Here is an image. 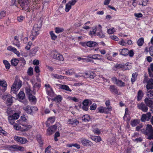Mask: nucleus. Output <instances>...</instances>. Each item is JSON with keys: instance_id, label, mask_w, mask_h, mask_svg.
I'll return each mask as SVG.
<instances>
[{"instance_id": "40", "label": "nucleus", "mask_w": 153, "mask_h": 153, "mask_svg": "<svg viewBox=\"0 0 153 153\" xmlns=\"http://www.w3.org/2000/svg\"><path fill=\"white\" fill-rule=\"evenodd\" d=\"M52 76L54 78L57 79H64V78L63 76L60 75L56 74H52Z\"/></svg>"}, {"instance_id": "23", "label": "nucleus", "mask_w": 153, "mask_h": 153, "mask_svg": "<svg viewBox=\"0 0 153 153\" xmlns=\"http://www.w3.org/2000/svg\"><path fill=\"white\" fill-rule=\"evenodd\" d=\"M23 109L27 113L31 114L32 112L31 107L29 105L23 107Z\"/></svg>"}, {"instance_id": "39", "label": "nucleus", "mask_w": 153, "mask_h": 153, "mask_svg": "<svg viewBox=\"0 0 153 153\" xmlns=\"http://www.w3.org/2000/svg\"><path fill=\"white\" fill-rule=\"evenodd\" d=\"M50 34L52 40H55L56 39L57 36L55 34L53 31H50Z\"/></svg>"}, {"instance_id": "59", "label": "nucleus", "mask_w": 153, "mask_h": 153, "mask_svg": "<svg viewBox=\"0 0 153 153\" xmlns=\"http://www.w3.org/2000/svg\"><path fill=\"white\" fill-rule=\"evenodd\" d=\"M101 140V137L99 136H96L94 138V141L97 142H100Z\"/></svg>"}, {"instance_id": "47", "label": "nucleus", "mask_w": 153, "mask_h": 153, "mask_svg": "<svg viewBox=\"0 0 153 153\" xmlns=\"http://www.w3.org/2000/svg\"><path fill=\"white\" fill-rule=\"evenodd\" d=\"M94 29L95 30H96V32L97 31V32H99L102 30V27L100 25H99Z\"/></svg>"}, {"instance_id": "52", "label": "nucleus", "mask_w": 153, "mask_h": 153, "mask_svg": "<svg viewBox=\"0 0 153 153\" xmlns=\"http://www.w3.org/2000/svg\"><path fill=\"white\" fill-rule=\"evenodd\" d=\"M10 116L13 117L14 119H15V120L17 119L19 117V114L16 113H15L13 114V115Z\"/></svg>"}, {"instance_id": "27", "label": "nucleus", "mask_w": 153, "mask_h": 153, "mask_svg": "<svg viewBox=\"0 0 153 153\" xmlns=\"http://www.w3.org/2000/svg\"><path fill=\"white\" fill-rule=\"evenodd\" d=\"M62 99V97L60 95H58L56 97H55L52 99L53 101H55L57 102H61Z\"/></svg>"}, {"instance_id": "60", "label": "nucleus", "mask_w": 153, "mask_h": 153, "mask_svg": "<svg viewBox=\"0 0 153 153\" xmlns=\"http://www.w3.org/2000/svg\"><path fill=\"white\" fill-rule=\"evenodd\" d=\"M29 96V100H32V101H34L36 99L35 96H33L31 94V95Z\"/></svg>"}, {"instance_id": "3", "label": "nucleus", "mask_w": 153, "mask_h": 153, "mask_svg": "<svg viewBox=\"0 0 153 153\" xmlns=\"http://www.w3.org/2000/svg\"><path fill=\"white\" fill-rule=\"evenodd\" d=\"M41 27V26L39 24H34L31 31L32 35L34 37L38 35L39 33V31L40 30Z\"/></svg>"}, {"instance_id": "12", "label": "nucleus", "mask_w": 153, "mask_h": 153, "mask_svg": "<svg viewBox=\"0 0 153 153\" xmlns=\"http://www.w3.org/2000/svg\"><path fill=\"white\" fill-rule=\"evenodd\" d=\"M7 83L4 81H0V89L3 92H4L7 88Z\"/></svg>"}, {"instance_id": "1", "label": "nucleus", "mask_w": 153, "mask_h": 153, "mask_svg": "<svg viewBox=\"0 0 153 153\" xmlns=\"http://www.w3.org/2000/svg\"><path fill=\"white\" fill-rule=\"evenodd\" d=\"M140 131L143 134L147 136L148 139L150 140L153 139V129L151 125H147L145 129H141Z\"/></svg>"}, {"instance_id": "22", "label": "nucleus", "mask_w": 153, "mask_h": 153, "mask_svg": "<svg viewBox=\"0 0 153 153\" xmlns=\"http://www.w3.org/2000/svg\"><path fill=\"white\" fill-rule=\"evenodd\" d=\"M143 95V93L142 90H139L137 93V100L138 101H140L142 99V98Z\"/></svg>"}, {"instance_id": "54", "label": "nucleus", "mask_w": 153, "mask_h": 153, "mask_svg": "<svg viewBox=\"0 0 153 153\" xmlns=\"http://www.w3.org/2000/svg\"><path fill=\"white\" fill-rule=\"evenodd\" d=\"M115 31L114 28H110L108 30L107 32L109 34L113 33Z\"/></svg>"}, {"instance_id": "14", "label": "nucleus", "mask_w": 153, "mask_h": 153, "mask_svg": "<svg viewBox=\"0 0 153 153\" xmlns=\"http://www.w3.org/2000/svg\"><path fill=\"white\" fill-rule=\"evenodd\" d=\"M7 50L8 51H12L16 54L18 56H19L20 54L19 52L16 49L11 46H9L7 48Z\"/></svg>"}, {"instance_id": "24", "label": "nucleus", "mask_w": 153, "mask_h": 153, "mask_svg": "<svg viewBox=\"0 0 153 153\" xmlns=\"http://www.w3.org/2000/svg\"><path fill=\"white\" fill-rule=\"evenodd\" d=\"M110 91L112 93H114L116 94H117L118 91L117 88L114 85H111L110 86Z\"/></svg>"}, {"instance_id": "19", "label": "nucleus", "mask_w": 153, "mask_h": 153, "mask_svg": "<svg viewBox=\"0 0 153 153\" xmlns=\"http://www.w3.org/2000/svg\"><path fill=\"white\" fill-rule=\"evenodd\" d=\"M120 54L123 56H126L128 54L129 51L126 48H124L120 50Z\"/></svg>"}, {"instance_id": "58", "label": "nucleus", "mask_w": 153, "mask_h": 153, "mask_svg": "<svg viewBox=\"0 0 153 153\" xmlns=\"http://www.w3.org/2000/svg\"><path fill=\"white\" fill-rule=\"evenodd\" d=\"M25 18V17H23V16H20L18 17L17 20L19 22H21Z\"/></svg>"}, {"instance_id": "51", "label": "nucleus", "mask_w": 153, "mask_h": 153, "mask_svg": "<svg viewBox=\"0 0 153 153\" xmlns=\"http://www.w3.org/2000/svg\"><path fill=\"white\" fill-rule=\"evenodd\" d=\"M6 12L4 11H0V19H1L5 16Z\"/></svg>"}, {"instance_id": "55", "label": "nucleus", "mask_w": 153, "mask_h": 153, "mask_svg": "<svg viewBox=\"0 0 153 153\" xmlns=\"http://www.w3.org/2000/svg\"><path fill=\"white\" fill-rule=\"evenodd\" d=\"M31 128V126L29 125H25L23 130L24 131H27Z\"/></svg>"}, {"instance_id": "37", "label": "nucleus", "mask_w": 153, "mask_h": 153, "mask_svg": "<svg viewBox=\"0 0 153 153\" xmlns=\"http://www.w3.org/2000/svg\"><path fill=\"white\" fill-rule=\"evenodd\" d=\"M14 97H12L10 95V97H9L7 99V103H8V105H10L11 103L13 102V99Z\"/></svg>"}, {"instance_id": "10", "label": "nucleus", "mask_w": 153, "mask_h": 153, "mask_svg": "<svg viewBox=\"0 0 153 153\" xmlns=\"http://www.w3.org/2000/svg\"><path fill=\"white\" fill-rule=\"evenodd\" d=\"M14 139L17 142H20L22 144H25L27 142V140L25 138L15 136Z\"/></svg>"}, {"instance_id": "7", "label": "nucleus", "mask_w": 153, "mask_h": 153, "mask_svg": "<svg viewBox=\"0 0 153 153\" xmlns=\"http://www.w3.org/2000/svg\"><path fill=\"white\" fill-rule=\"evenodd\" d=\"M138 108L144 112H147L148 108L145 104L143 102L137 104Z\"/></svg>"}, {"instance_id": "16", "label": "nucleus", "mask_w": 153, "mask_h": 153, "mask_svg": "<svg viewBox=\"0 0 153 153\" xmlns=\"http://www.w3.org/2000/svg\"><path fill=\"white\" fill-rule=\"evenodd\" d=\"M14 39L13 41V44L16 46L18 48H19L20 46V44L19 40L18 37L16 36L14 37Z\"/></svg>"}, {"instance_id": "62", "label": "nucleus", "mask_w": 153, "mask_h": 153, "mask_svg": "<svg viewBox=\"0 0 153 153\" xmlns=\"http://www.w3.org/2000/svg\"><path fill=\"white\" fill-rule=\"evenodd\" d=\"M90 72L85 73L84 75H82V76L85 78H89Z\"/></svg>"}, {"instance_id": "20", "label": "nucleus", "mask_w": 153, "mask_h": 153, "mask_svg": "<svg viewBox=\"0 0 153 153\" xmlns=\"http://www.w3.org/2000/svg\"><path fill=\"white\" fill-rule=\"evenodd\" d=\"M59 87L63 90L67 91H68L70 92L71 91V90L69 88V87L67 85H59Z\"/></svg>"}, {"instance_id": "33", "label": "nucleus", "mask_w": 153, "mask_h": 153, "mask_svg": "<svg viewBox=\"0 0 153 153\" xmlns=\"http://www.w3.org/2000/svg\"><path fill=\"white\" fill-rule=\"evenodd\" d=\"M137 74L134 73L132 74V77L131 79V81L132 82H134L137 78Z\"/></svg>"}, {"instance_id": "63", "label": "nucleus", "mask_w": 153, "mask_h": 153, "mask_svg": "<svg viewBox=\"0 0 153 153\" xmlns=\"http://www.w3.org/2000/svg\"><path fill=\"white\" fill-rule=\"evenodd\" d=\"M19 60L23 65H24L26 64V61L23 58L21 57L19 58Z\"/></svg>"}, {"instance_id": "18", "label": "nucleus", "mask_w": 153, "mask_h": 153, "mask_svg": "<svg viewBox=\"0 0 153 153\" xmlns=\"http://www.w3.org/2000/svg\"><path fill=\"white\" fill-rule=\"evenodd\" d=\"M97 45V44L96 42L92 41L88 42L86 44V45L89 47H94Z\"/></svg>"}, {"instance_id": "44", "label": "nucleus", "mask_w": 153, "mask_h": 153, "mask_svg": "<svg viewBox=\"0 0 153 153\" xmlns=\"http://www.w3.org/2000/svg\"><path fill=\"white\" fill-rule=\"evenodd\" d=\"M57 126L56 125H54L51 126L50 127H49L48 128V130L49 131H50V130H51V131H53V132H54L56 131V129H57Z\"/></svg>"}, {"instance_id": "57", "label": "nucleus", "mask_w": 153, "mask_h": 153, "mask_svg": "<svg viewBox=\"0 0 153 153\" xmlns=\"http://www.w3.org/2000/svg\"><path fill=\"white\" fill-rule=\"evenodd\" d=\"M149 52L150 53V55L152 56H153V46H151L149 48Z\"/></svg>"}, {"instance_id": "8", "label": "nucleus", "mask_w": 153, "mask_h": 153, "mask_svg": "<svg viewBox=\"0 0 153 153\" xmlns=\"http://www.w3.org/2000/svg\"><path fill=\"white\" fill-rule=\"evenodd\" d=\"M18 2L24 9L27 8L29 2L28 0H18Z\"/></svg>"}, {"instance_id": "41", "label": "nucleus", "mask_w": 153, "mask_h": 153, "mask_svg": "<svg viewBox=\"0 0 153 153\" xmlns=\"http://www.w3.org/2000/svg\"><path fill=\"white\" fill-rule=\"evenodd\" d=\"M25 92L28 95H31L32 91L29 87H26L25 88Z\"/></svg>"}, {"instance_id": "25", "label": "nucleus", "mask_w": 153, "mask_h": 153, "mask_svg": "<svg viewBox=\"0 0 153 153\" xmlns=\"http://www.w3.org/2000/svg\"><path fill=\"white\" fill-rule=\"evenodd\" d=\"M92 103L91 101L88 99H85L82 102V105L84 106H88L89 105H91Z\"/></svg>"}, {"instance_id": "21", "label": "nucleus", "mask_w": 153, "mask_h": 153, "mask_svg": "<svg viewBox=\"0 0 153 153\" xmlns=\"http://www.w3.org/2000/svg\"><path fill=\"white\" fill-rule=\"evenodd\" d=\"M146 88L148 91L153 88V83L151 81L149 80L147 82V84L146 86Z\"/></svg>"}, {"instance_id": "42", "label": "nucleus", "mask_w": 153, "mask_h": 153, "mask_svg": "<svg viewBox=\"0 0 153 153\" xmlns=\"http://www.w3.org/2000/svg\"><path fill=\"white\" fill-rule=\"evenodd\" d=\"M0 97L2 99L4 100L7 98V99L9 97H10V94H8L7 93H5L1 96Z\"/></svg>"}, {"instance_id": "11", "label": "nucleus", "mask_w": 153, "mask_h": 153, "mask_svg": "<svg viewBox=\"0 0 153 153\" xmlns=\"http://www.w3.org/2000/svg\"><path fill=\"white\" fill-rule=\"evenodd\" d=\"M79 140V142L82 143L84 146H89L92 144L91 142L84 138H81Z\"/></svg>"}, {"instance_id": "6", "label": "nucleus", "mask_w": 153, "mask_h": 153, "mask_svg": "<svg viewBox=\"0 0 153 153\" xmlns=\"http://www.w3.org/2000/svg\"><path fill=\"white\" fill-rule=\"evenodd\" d=\"M52 53L53 54V59L60 61H63L64 58L63 56L62 55L58 53L56 51H53Z\"/></svg>"}, {"instance_id": "28", "label": "nucleus", "mask_w": 153, "mask_h": 153, "mask_svg": "<svg viewBox=\"0 0 153 153\" xmlns=\"http://www.w3.org/2000/svg\"><path fill=\"white\" fill-rule=\"evenodd\" d=\"M19 98L21 100H23L25 97V94L23 91H20L18 95Z\"/></svg>"}, {"instance_id": "30", "label": "nucleus", "mask_w": 153, "mask_h": 153, "mask_svg": "<svg viewBox=\"0 0 153 153\" xmlns=\"http://www.w3.org/2000/svg\"><path fill=\"white\" fill-rule=\"evenodd\" d=\"M45 87L47 88H49V90H50V92L47 91L48 93V95H50L51 96L53 94V92H52V89H51V88L50 85L49 84H48V85L45 84Z\"/></svg>"}, {"instance_id": "26", "label": "nucleus", "mask_w": 153, "mask_h": 153, "mask_svg": "<svg viewBox=\"0 0 153 153\" xmlns=\"http://www.w3.org/2000/svg\"><path fill=\"white\" fill-rule=\"evenodd\" d=\"M19 62V60L18 59L14 58L11 60V63L12 65L13 66H16L18 65Z\"/></svg>"}, {"instance_id": "50", "label": "nucleus", "mask_w": 153, "mask_h": 153, "mask_svg": "<svg viewBox=\"0 0 153 153\" xmlns=\"http://www.w3.org/2000/svg\"><path fill=\"white\" fill-rule=\"evenodd\" d=\"M148 0H142L141 2L139 4V5L143 6H146L147 5Z\"/></svg>"}, {"instance_id": "9", "label": "nucleus", "mask_w": 153, "mask_h": 153, "mask_svg": "<svg viewBox=\"0 0 153 153\" xmlns=\"http://www.w3.org/2000/svg\"><path fill=\"white\" fill-rule=\"evenodd\" d=\"M151 115V113L148 112L146 114H143L142 115L141 120L142 122L148 121L150 119Z\"/></svg>"}, {"instance_id": "53", "label": "nucleus", "mask_w": 153, "mask_h": 153, "mask_svg": "<svg viewBox=\"0 0 153 153\" xmlns=\"http://www.w3.org/2000/svg\"><path fill=\"white\" fill-rule=\"evenodd\" d=\"M97 107V105L95 103H93L90 106V109L91 110H94L96 109Z\"/></svg>"}, {"instance_id": "36", "label": "nucleus", "mask_w": 153, "mask_h": 153, "mask_svg": "<svg viewBox=\"0 0 153 153\" xmlns=\"http://www.w3.org/2000/svg\"><path fill=\"white\" fill-rule=\"evenodd\" d=\"M3 62L5 66L6 69H9L10 67V65L9 63L7 60H4L3 61Z\"/></svg>"}, {"instance_id": "29", "label": "nucleus", "mask_w": 153, "mask_h": 153, "mask_svg": "<svg viewBox=\"0 0 153 153\" xmlns=\"http://www.w3.org/2000/svg\"><path fill=\"white\" fill-rule=\"evenodd\" d=\"M116 84L120 87H124L125 86V83L121 80H118Z\"/></svg>"}, {"instance_id": "46", "label": "nucleus", "mask_w": 153, "mask_h": 153, "mask_svg": "<svg viewBox=\"0 0 153 153\" xmlns=\"http://www.w3.org/2000/svg\"><path fill=\"white\" fill-rule=\"evenodd\" d=\"M110 103V102L108 100L106 101L105 102V104L107 106L106 108L109 111L111 110V106H109Z\"/></svg>"}, {"instance_id": "17", "label": "nucleus", "mask_w": 153, "mask_h": 153, "mask_svg": "<svg viewBox=\"0 0 153 153\" xmlns=\"http://www.w3.org/2000/svg\"><path fill=\"white\" fill-rule=\"evenodd\" d=\"M97 109L99 112L102 113H108L109 111L108 110L106 107H100L98 108Z\"/></svg>"}, {"instance_id": "32", "label": "nucleus", "mask_w": 153, "mask_h": 153, "mask_svg": "<svg viewBox=\"0 0 153 153\" xmlns=\"http://www.w3.org/2000/svg\"><path fill=\"white\" fill-rule=\"evenodd\" d=\"M82 120L85 122H88L90 119V117L88 114L84 115L82 117Z\"/></svg>"}, {"instance_id": "2", "label": "nucleus", "mask_w": 153, "mask_h": 153, "mask_svg": "<svg viewBox=\"0 0 153 153\" xmlns=\"http://www.w3.org/2000/svg\"><path fill=\"white\" fill-rule=\"evenodd\" d=\"M22 85V81L19 80H15L11 87V94H16V91L20 88Z\"/></svg>"}, {"instance_id": "31", "label": "nucleus", "mask_w": 153, "mask_h": 153, "mask_svg": "<svg viewBox=\"0 0 153 153\" xmlns=\"http://www.w3.org/2000/svg\"><path fill=\"white\" fill-rule=\"evenodd\" d=\"M146 95L150 99H153V91H149L146 93Z\"/></svg>"}, {"instance_id": "48", "label": "nucleus", "mask_w": 153, "mask_h": 153, "mask_svg": "<svg viewBox=\"0 0 153 153\" xmlns=\"http://www.w3.org/2000/svg\"><path fill=\"white\" fill-rule=\"evenodd\" d=\"M96 35L100 38H103L105 37V35L102 33V31L97 32L96 33Z\"/></svg>"}, {"instance_id": "45", "label": "nucleus", "mask_w": 153, "mask_h": 153, "mask_svg": "<svg viewBox=\"0 0 153 153\" xmlns=\"http://www.w3.org/2000/svg\"><path fill=\"white\" fill-rule=\"evenodd\" d=\"M55 32L56 33H61L63 31L64 29L63 28L56 27L55 28Z\"/></svg>"}, {"instance_id": "34", "label": "nucleus", "mask_w": 153, "mask_h": 153, "mask_svg": "<svg viewBox=\"0 0 153 153\" xmlns=\"http://www.w3.org/2000/svg\"><path fill=\"white\" fill-rule=\"evenodd\" d=\"M38 50L37 48L34 47L30 51V54H32V56H33L35 55Z\"/></svg>"}, {"instance_id": "43", "label": "nucleus", "mask_w": 153, "mask_h": 153, "mask_svg": "<svg viewBox=\"0 0 153 153\" xmlns=\"http://www.w3.org/2000/svg\"><path fill=\"white\" fill-rule=\"evenodd\" d=\"M71 5L68 2L66 4L65 10L66 12H68L71 7Z\"/></svg>"}, {"instance_id": "38", "label": "nucleus", "mask_w": 153, "mask_h": 153, "mask_svg": "<svg viewBox=\"0 0 153 153\" xmlns=\"http://www.w3.org/2000/svg\"><path fill=\"white\" fill-rule=\"evenodd\" d=\"M139 123V121L137 120H134L131 122V125L132 127L136 126Z\"/></svg>"}, {"instance_id": "4", "label": "nucleus", "mask_w": 153, "mask_h": 153, "mask_svg": "<svg viewBox=\"0 0 153 153\" xmlns=\"http://www.w3.org/2000/svg\"><path fill=\"white\" fill-rule=\"evenodd\" d=\"M7 147L10 150L13 151L18 150L23 151L24 150V147H23L16 145H8L7 146Z\"/></svg>"}, {"instance_id": "35", "label": "nucleus", "mask_w": 153, "mask_h": 153, "mask_svg": "<svg viewBox=\"0 0 153 153\" xmlns=\"http://www.w3.org/2000/svg\"><path fill=\"white\" fill-rule=\"evenodd\" d=\"M137 44L139 46H141L144 43V39L141 38L139 39L137 41Z\"/></svg>"}, {"instance_id": "49", "label": "nucleus", "mask_w": 153, "mask_h": 153, "mask_svg": "<svg viewBox=\"0 0 153 153\" xmlns=\"http://www.w3.org/2000/svg\"><path fill=\"white\" fill-rule=\"evenodd\" d=\"M27 73L29 75L31 76L33 74V68L30 67L28 70Z\"/></svg>"}, {"instance_id": "13", "label": "nucleus", "mask_w": 153, "mask_h": 153, "mask_svg": "<svg viewBox=\"0 0 153 153\" xmlns=\"http://www.w3.org/2000/svg\"><path fill=\"white\" fill-rule=\"evenodd\" d=\"M67 123L72 125L73 126H75L79 123V122L74 119H69Z\"/></svg>"}, {"instance_id": "15", "label": "nucleus", "mask_w": 153, "mask_h": 153, "mask_svg": "<svg viewBox=\"0 0 153 153\" xmlns=\"http://www.w3.org/2000/svg\"><path fill=\"white\" fill-rule=\"evenodd\" d=\"M144 102L147 106L150 108L153 105V101L148 98H146L145 99Z\"/></svg>"}, {"instance_id": "56", "label": "nucleus", "mask_w": 153, "mask_h": 153, "mask_svg": "<svg viewBox=\"0 0 153 153\" xmlns=\"http://www.w3.org/2000/svg\"><path fill=\"white\" fill-rule=\"evenodd\" d=\"M93 131L95 134H100V130L98 128H94L93 130Z\"/></svg>"}, {"instance_id": "61", "label": "nucleus", "mask_w": 153, "mask_h": 153, "mask_svg": "<svg viewBox=\"0 0 153 153\" xmlns=\"http://www.w3.org/2000/svg\"><path fill=\"white\" fill-rule=\"evenodd\" d=\"M115 67L116 68L118 69L123 68L124 67V65L121 64H116Z\"/></svg>"}, {"instance_id": "64", "label": "nucleus", "mask_w": 153, "mask_h": 153, "mask_svg": "<svg viewBox=\"0 0 153 153\" xmlns=\"http://www.w3.org/2000/svg\"><path fill=\"white\" fill-rule=\"evenodd\" d=\"M134 15L135 17L137 18L141 17L143 16L142 14L140 13H135L134 14Z\"/></svg>"}, {"instance_id": "5", "label": "nucleus", "mask_w": 153, "mask_h": 153, "mask_svg": "<svg viewBox=\"0 0 153 153\" xmlns=\"http://www.w3.org/2000/svg\"><path fill=\"white\" fill-rule=\"evenodd\" d=\"M8 120L9 122L11 124L13 125L14 128L15 129L18 130L20 129L21 126L18 124L15 123L14 121L15 120L14 119L13 117L10 116L8 117Z\"/></svg>"}]
</instances>
